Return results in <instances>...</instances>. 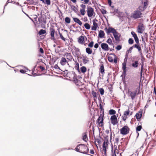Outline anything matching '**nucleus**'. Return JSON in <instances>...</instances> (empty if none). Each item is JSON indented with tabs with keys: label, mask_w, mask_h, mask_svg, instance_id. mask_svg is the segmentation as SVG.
Segmentation results:
<instances>
[{
	"label": "nucleus",
	"mask_w": 156,
	"mask_h": 156,
	"mask_svg": "<svg viewBox=\"0 0 156 156\" xmlns=\"http://www.w3.org/2000/svg\"><path fill=\"white\" fill-rule=\"evenodd\" d=\"M147 5L148 3L147 1L145 2H144L143 5L145 8H146Z\"/></svg>",
	"instance_id": "47"
},
{
	"label": "nucleus",
	"mask_w": 156,
	"mask_h": 156,
	"mask_svg": "<svg viewBox=\"0 0 156 156\" xmlns=\"http://www.w3.org/2000/svg\"><path fill=\"white\" fill-rule=\"evenodd\" d=\"M126 62H124L122 63V69L124 73H126Z\"/></svg>",
	"instance_id": "29"
},
{
	"label": "nucleus",
	"mask_w": 156,
	"mask_h": 156,
	"mask_svg": "<svg viewBox=\"0 0 156 156\" xmlns=\"http://www.w3.org/2000/svg\"><path fill=\"white\" fill-rule=\"evenodd\" d=\"M80 12L82 15L84 16L85 15V9H80Z\"/></svg>",
	"instance_id": "37"
},
{
	"label": "nucleus",
	"mask_w": 156,
	"mask_h": 156,
	"mask_svg": "<svg viewBox=\"0 0 156 156\" xmlns=\"http://www.w3.org/2000/svg\"><path fill=\"white\" fill-rule=\"evenodd\" d=\"M99 91L100 92V94L101 95H103L104 94V90L102 88H100L99 89Z\"/></svg>",
	"instance_id": "38"
},
{
	"label": "nucleus",
	"mask_w": 156,
	"mask_h": 156,
	"mask_svg": "<svg viewBox=\"0 0 156 156\" xmlns=\"http://www.w3.org/2000/svg\"><path fill=\"white\" fill-rule=\"evenodd\" d=\"M129 129L128 126H125L120 129V133L122 135H126L129 133Z\"/></svg>",
	"instance_id": "4"
},
{
	"label": "nucleus",
	"mask_w": 156,
	"mask_h": 156,
	"mask_svg": "<svg viewBox=\"0 0 156 156\" xmlns=\"http://www.w3.org/2000/svg\"><path fill=\"white\" fill-rule=\"evenodd\" d=\"M129 112L130 111L129 110H128L127 111H125L123 113V115L125 116H127L129 115Z\"/></svg>",
	"instance_id": "36"
},
{
	"label": "nucleus",
	"mask_w": 156,
	"mask_h": 156,
	"mask_svg": "<svg viewBox=\"0 0 156 156\" xmlns=\"http://www.w3.org/2000/svg\"><path fill=\"white\" fill-rule=\"evenodd\" d=\"M20 72L21 73H26V71L23 69H21L20 70Z\"/></svg>",
	"instance_id": "54"
},
{
	"label": "nucleus",
	"mask_w": 156,
	"mask_h": 156,
	"mask_svg": "<svg viewBox=\"0 0 156 156\" xmlns=\"http://www.w3.org/2000/svg\"><path fill=\"white\" fill-rule=\"evenodd\" d=\"M122 48V46L121 45H119L117 46L116 47V49L117 50H119L121 49Z\"/></svg>",
	"instance_id": "43"
},
{
	"label": "nucleus",
	"mask_w": 156,
	"mask_h": 156,
	"mask_svg": "<svg viewBox=\"0 0 156 156\" xmlns=\"http://www.w3.org/2000/svg\"><path fill=\"white\" fill-rule=\"evenodd\" d=\"M138 61H136L132 63V66L134 68H137L138 66Z\"/></svg>",
	"instance_id": "22"
},
{
	"label": "nucleus",
	"mask_w": 156,
	"mask_h": 156,
	"mask_svg": "<svg viewBox=\"0 0 156 156\" xmlns=\"http://www.w3.org/2000/svg\"><path fill=\"white\" fill-rule=\"evenodd\" d=\"M118 151L117 149L114 150V152H112V156H116V154H118Z\"/></svg>",
	"instance_id": "28"
},
{
	"label": "nucleus",
	"mask_w": 156,
	"mask_h": 156,
	"mask_svg": "<svg viewBox=\"0 0 156 156\" xmlns=\"http://www.w3.org/2000/svg\"><path fill=\"white\" fill-rule=\"evenodd\" d=\"M142 113L141 112H139L136 115V117L137 119H140L142 117Z\"/></svg>",
	"instance_id": "20"
},
{
	"label": "nucleus",
	"mask_w": 156,
	"mask_h": 156,
	"mask_svg": "<svg viewBox=\"0 0 156 156\" xmlns=\"http://www.w3.org/2000/svg\"><path fill=\"white\" fill-rule=\"evenodd\" d=\"M144 30V25L141 23L139 24L137 31L140 34H142Z\"/></svg>",
	"instance_id": "6"
},
{
	"label": "nucleus",
	"mask_w": 156,
	"mask_h": 156,
	"mask_svg": "<svg viewBox=\"0 0 156 156\" xmlns=\"http://www.w3.org/2000/svg\"><path fill=\"white\" fill-rule=\"evenodd\" d=\"M111 123L113 125H116L117 123V119L115 115H114L111 116Z\"/></svg>",
	"instance_id": "8"
},
{
	"label": "nucleus",
	"mask_w": 156,
	"mask_h": 156,
	"mask_svg": "<svg viewBox=\"0 0 156 156\" xmlns=\"http://www.w3.org/2000/svg\"><path fill=\"white\" fill-rule=\"evenodd\" d=\"M98 44L96 43L95 44V45H94V47L95 48H98Z\"/></svg>",
	"instance_id": "56"
},
{
	"label": "nucleus",
	"mask_w": 156,
	"mask_h": 156,
	"mask_svg": "<svg viewBox=\"0 0 156 156\" xmlns=\"http://www.w3.org/2000/svg\"><path fill=\"white\" fill-rule=\"evenodd\" d=\"M103 115L101 114L97 119V122L98 123L99 125H100V124H101V125H100V126H102V123L103 122Z\"/></svg>",
	"instance_id": "13"
},
{
	"label": "nucleus",
	"mask_w": 156,
	"mask_h": 156,
	"mask_svg": "<svg viewBox=\"0 0 156 156\" xmlns=\"http://www.w3.org/2000/svg\"><path fill=\"white\" fill-rule=\"evenodd\" d=\"M84 40L83 37L81 36L79 37L78 40V42L80 43H82Z\"/></svg>",
	"instance_id": "24"
},
{
	"label": "nucleus",
	"mask_w": 156,
	"mask_h": 156,
	"mask_svg": "<svg viewBox=\"0 0 156 156\" xmlns=\"http://www.w3.org/2000/svg\"><path fill=\"white\" fill-rule=\"evenodd\" d=\"M94 43L93 41H91L90 43H89L88 44V46L90 48L92 47L93 46Z\"/></svg>",
	"instance_id": "44"
},
{
	"label": "nucleus",
	"mask_w": 156,
	"mask_h": 156,
	"mask_svg": "<svg viewBox=\"0 0 156 156\" xmlns=\"http://www.w3.org/2000/svg\"><path fill=\"white\" fill-rule=\"evenodd\" d=\"M39 51L41 53H42V54L44 53V50L42 48H40V49H39Z\"/></svg>",
	"instance_id": "53"
},
{
	"label": "nucleus",
	"mask_w": 156,
	"mask_h": 156,
	"mask_svg": "<svg viewBox=\"0 0 156 156\" xmlns=\"http://www.w3.org/2000/svg\"><path fill=\"white\" fill-rule=\"evenodd\" d=\"M101 46L102 49L106 51H108L109 50L111 51L113 50L112 48H109L108 44L105 43H102Z\"/></svg>",
	"instance_id": "7"
},
{
	"label": "nucleus",
	"mask_w": 156,
	"mask_h": 156,
	"mask_svg": "<svg viewBox=\"0 0 156 156\" xmlns=\"http://www.w3.org/2000/svg\"><path fill=\"white\" fill-rule=\"evenodd\" d=\"M50 33L51 36V39L53 40H55L54 35L55 33V30L53 28H50Z\"/></svg>",
	"instance_id": "12"
},
{
	"label": "nucleus",
	"mask_w": 156,
	"mask_h": 156,
	"mask_svg": "<svg viewBox=\"0 0 156 156\" xmlns=\"http://www.w3.org/2000/svg\"><path fill=\"white\" fill-rule=\"evenodd\" d=\"M82 136L83 140L85 142H87V140L88 138L86 134L85 133H83V134Z\"/></svg>",
	"instance_id": "23"
},
{
	"label": "nucleus",
	"mask_w": 156,
	"mask_h": 156,
	"mask_svg": "<svg viewBox=\"0 0 156 156\" xmlns=\"http://www.w3.org/2000/svg\"><path fill=\"white\" fill-rule=\"evenodd\" d=\"M86 52L89 54H90L92 53V51L90 48H87L86 49Z\"/></svg>",
	"instance_id": "26"
},
{
	"label": "nucleus",
	"mask_w": 156,
	"mask_h": 156,
	"mask_svg": "<svg viewBox=\"0 0 156 156\" xmlns=\"http://www.w3.org/2000/svg\"><path fill=\"white\" fill-rule=\"evenodd\" d=\"M126 57L124 60V62H126V61H127V56H128V55H127V53H126Z\"/></svg>",
	"instance_id": "55"
},
{
	"label": "nucleus",
	"mask_w": 156,
	"mask_h": 156,
	"mask_svg": "<svg viewBox=\"0 0 156 156\" xmlns=\"http://www.w3.org/2000/svg\"><path fill=\"white\" fill-rule=\"evenodd\" d=\"M134 41L133 39L129 38L128 40V43L129 44H132L133 43Z\"/></svg>",
	"instance_id": "40"
},
{
	"label": "nucleus",
	"mask_w": 156,
	"mask_h": 156,
	"mask_svg": "<svg viewBox=\"0 0 156 156\" xmlns=\"http://www.w3.org/2000/svg\"><path fill=\"white\" fill-rule=\"evenodd\" d=\"M101 72L102 73H104V68L103 66H101L100 67Z\"/></svg>",
	"instance_id": "42"
},
{
	"label": "nucleus",
	"mask_w": 156,
	"mask_h": 156,
	"mask_svg": "<svg viewBox=\"0 0 156 156\" xmlns=\"http://www.w3.org/2000/svg\"><path fill=\"white\" fill-rule=\"evenodd\" d=\"M46 32V31L45 30L41 29L39 32L38 34L40 35H42L45 34Z\"/></svg>",
	"instance_id": "31"
},
{
	"label": "nucleus",
	"mask_w": 156,
	"mask_h": 156,
	"mask_svg": "<svg viewBox=\"0 0 156 156\" xmlns=\"http://www.w3.org/2000/svg\"><path fill=\"white\" fill-rule=\"evenodd\" d=\"M81 71L82 73H85L87 70L85 66H82L81 68Z\"/></svg>",
	"instance_id": "32"
},
{
	"label": "nucleus",
	"mask_w": 156,
	"mask_h": 156,
	"mask_svg": "<svg viewBox=\"0 0 156 156\" xmlns=\"http://www.w3.org/2000/svg\"><path fill=\"white\" fill-rule=\"evenodd\" d=\"M143 64L141 65V69L140 71V74L141 75L142 74V71H143Z\"/></svg>",
	"instance_id": "58"
},
{
	"label": "nucleus",
	"mask_w": 156,
	"mask_h": 156,
	"mask_svg": "<svg viewBox=\"0 0 156 156\" xmlns=\"http://www.w3.org/2000/svg\"><path fill=\"white\" fill-rule=\"evenodd\" d=\"M131 16L135 19H139L143 17L142 14L138 9H136L132 13Z\"/></svg>",
	"instance_id": "2"
},
{
	"label": "nucleus",
	"mask_w": 156,
	"mask_h": 156,
	"mask_svg": "<svg viewBox=\"0 0 156 156\" xmlns=\"http://www.w3.org/2000/svg\"><path fill=\"white\" fill-rule=\"evenodd\" d=\"M118 9H116L114 10V11L115 13H118Z\"/></svg>",
	"instance_id": "64"
},
{
	"label": "nucleus",
	"mask_w": 156,
	"mask_h": 156,
	"mask_svg": "<svg viewBox=\"0 0 156 156\" xmlns=\"http://www.w3.org/2000/svg\"><path fill=\"white\" fill-rule=\"evenodd\" d=\"M116 112L113 109L110 110L109 111V113L110 115H114L115 114Z\"/></svg>",
	"instance_id": "33"
},
{
	"label": "nucleus",
	"mask_w": 156,
	"mask_h": 156,
	"mask_svg": "<svg viewBox=\"0 0 156 156\" xmlns=\"http://www.w3.org/2000/svg\"><path fill=\"white\" fill-rule=\"evenodd\" d=\"M147 36H148V34L147 33H145L144 34V37L145 39L146 40H147Z\"/></svg>",
	"instance_id": "51"
},
{
	"label": "nucleus",
	"mask_w": 156,
	"mask_h": 156,
	"mask_svg": "<svg viewBox=\"0 0 156 156\" xmlns=\"http://www.w3.org/2000/svg\"><path fill=\"white\" fill-rule=\"evenodd\" d=\"M142 129V126H138L136 127V131H139Z\"/></svg>",
	"instance_id": "39"
},
{
	"label": "nucleus",
	"mask_w": 156,
	"mask_h": 156,
	"mask_svg": "<svg viewBox=\"0 0 156 156\" xmlns=\"http://www.w3.org/2000/svg\"><path fill=\"white\" fill-rule=\"evenodd\" d=\"M84 26L85 28L87 30L89 29L90 28V26L88 23H85Z\"/></svg>",
	"instance_id": "35"
},
{
	"label": "nucleus",
	"mask_w": 156,
	"mask_h": 156,
	"mask_svg": "<svg viewBox=\"0 0 156 156\" xmlns=\"http://www.w3.org/2000/svg\"><path fill=\"white\" fill-rule=\"evenodd\" d=\"M108 4L109 5H111V0H108Z\"/></svg>",
	"instance_id": "63"
},
{
	"label": "nucleus",
	"mask_w": 156,
	"mask_h": 156,
	"mask_svg": "<svg viewBox=\"0 0 156 156\" xmlns=\"http://www.w3.org/2000/svg\"><path fill=\"white\" fill-rule=\"evenodd\" d=\"M59 34L60 35L61 38L63 41H66V39L62 35L61 33L59 32Z\"/></svg>",
	"instance_id": "41"
},
{
	"label": "nucleus",
	"mask_w": 156,
	"mask_h": 156,
	"mask_svg": "<svg viewBox=\"0 0 156 156\" xmlns=\"http://www.w3.org/2000/svg\"><path fill=\"white\" fill-rule=\"evenodd\" d=\"M108 61L110 62H112L113 61L112 57L110 56H109L108 57Z\"/></svg>",
	"instance_id": "45"
},
{
	"label": "nucleus",
	"mask_w": 156,
	"mask_h": 156,
	"mask_svg": "<svg viewBox=\"0 0 156 156\" xmlns=\"http://www.w3.org/2000/svg\"><path fill=\"white\" fill-rule=\"evenodd\" d=\"M114 38L116 41H119L120 40V34L116 30L113 34Z\"/></svg>",
	"instance_id": "10"
},
{
	"label": "nucleus",
	"mask_w": 156,
	"mask_h": 156,
	"mask_svg": "<svg viewBox=\"0 0 156 156\" xmlns=\"http://www.w3.org/2000/svg\"><path fill=\"white\" fill-rule=\"evenodd\" d=\"M88 61L87 58H84L83 59V62L84 64L87 63Z\"/></svg>",
	"instance_id": "46"
},
{
	"label": "nucleus",
	"mask_w": 156,
	"mask_h": 156,
	"mask_svg": "<svg viewBox=\"0 0 156 156\" xmlns=\"http://www.w3.org/2000/svg\"><path fill=\"white\" fill-rule=\"evenodd\" d=\"M102 13L103 14H105L106 13V11L104 9H103L102 11Z\"/></svg>",
	"instance_id": "57"
},
{
	"label": "nucleus",
	"mask_w": 156,
	"mask_h": 156,
	"mask_svg": "<svg viewBox=\"0 0 156 156\" xmlns=\"http://www.w3.org/2000/svg\"><path fill=\"white\" fill-rule=\"evenodd\" d=\"M133 46L132 47H130L129 48V49L127 50V51H128V53H129L130 51H131L133 49Z\"/></svg>",
	"instance_id": "52"
},
{
	"label": "nucleus",
	"mask_w": 156,
	"mask_h": 156,
	"mask_svg": "<svg viewBox=\"0 0 156 156\" xmlns=\"http://www.w3.org/2000/svg\"><path fill=\"white\" fill-rule=\"evenodd\" d=\"M75 150L78 152L87 154L88 151V148L84 144H81L76 146L75 148Z\"/></svg>",
	"instance_id": "1"
},
{
	"label": "nucleus",
	"mask_w": 156,
	"mask_h": 156,
	"mask_svg": "<svg viewBox=\"0 0 156 156\" xmlns=\"http://www.w3.org/2000/svg\"><path fill=\"white\" fill-rule=\"evenodd\" d=\"M67 62L65 58L62 57L61 58L60 63L62 65L64 66L65 65Z\"/></svg>",
	"instance_id": "16"
},
{
	"label": "nucleus",
	"mask_w": 156,
	"mask_h": 156,
	"mask_svg": "<svg viewBox=\"0 0 156 156\" xmlns=\"http://www.w3.org/2000/svg\"><path fill=\"white\" fill-rule=\"evenodd\" d=\"M106 42L109 45H112L114 47V44L112 43V39L110 38H109L106 41Z\"/></svg>",
	"instance_id": "25"
},
{
	"label": "nucleus",
	"mask_w": 156,
	"mask_h": 156,
	"mask_svg": "<svg viewBox=\"0 0 156 156\" xmlns=\"http://www.w3.org/2000/svg\"><path fill=\"white\" fill-rule=\"evenodd\" d=\"M73 21L77 23L80 26H81L82 25V22L78 18H73Z\"/></svg>",
	"instance_id": "19"
},
{
	"label": "nucleus",
	"mask_w": 156,
	"mask_h": 156,
	"mask_svg": "<svg viewBox=\"0 0 156 156\" xmlns=\"http://www.w3.org/2000/svg\"><path fill=\"white\" fill-rule=\"evenodd\" d=\"M146 8L144 7L143 5L140 6V7L136 9H138L139 11H144Z\"/></svg>",
	"instance_id": "27"
},
{
	"label": "nucleus",
	"mask_w": 156,
	"mask_h": 156,
	"mask_svg": "<svg viewBox=\"0 0 156 156\" xmlns=\"http://www.w3.org/2000/svg\"><path fill=\"white\" fill-rule=\"evenodd\" d=\"M138 44H134L133 46V47L135 48L138 49V51H139L140 53L141 54L142 53L141 51V48L140 46H139L138 45Z\"/></svg>",
	"instance_id": "21"
},
{
	"label": "nucleus",
	"mask_w": 156,
	"mask_h": 156,
	"mask_svg": "<svg viewBox=\"0 0 156 156\" xmlns=\"http://www.w3.org/2000/svg\"><path fill=\"white\" fill-rule=\"evenodd\" d=\"M89 0H84V3L85 4H87L89 2Z\"/></svg>",
	"instance_id": "59"
},
{
	"label": "nucleus",
	"mask_w": 156,
	"mask_h": 156,
	"mask_svg": "<svg viewBox=\"0 0 156 156\" xmlns=\"http://www.w3.org/2000/svg\"><path fill=\"white\" fill-rule=\"evenodd\" d=\"M90 153L92 154H94V151L92 150H91L90 151Z\"/></svg>",
	"instance_id": "61"
},
{
	"label": "nucleus",
	"mask_w": 156,
	"mask_h": 156,
	"mask_svg": "<svg viewBox=\"0 0 156 156\" xmlns=\"http://www.w3.org/2000/svg\"><path fill=\"white\" fill-rule=\"evenodd\" d=\"M108 140L106 138L104 140V141L103 144L102 148L103 151H104V154H106V149L108 148Z\"/></svg>",
	"instance_id": "3"
},
{
	"label": "nucleus",
	"mask_w": 156,
	"mask_h": 156,
	"mask_svg": "<svg viewBox=\"0 0 156 156\" xmlns=\"http://www.w3.org/2000/svg\"><path fill=\"white\" fill-rule=\"evenodd\" d=\"M131 34L133 37L136 43L137 44H138L139 42V39L136 34L135 33L134 31H132L131 32Z\"/></svg>",
	"instance_id": "14"
},
{
	"label": "nucleus",
	"mask_w": 156,
	"mask_h": 156,
	"mask_svg": "<svg viewBox=\"0 0 156 156\" xmlns=\"http://www.w3.org/2000/svg\"><path fill=\"white\" fill-rule=\"evenodd\" d=\"M105 35L104 32L102 30H100L99 32L98 37L101 38H104Z\"/></svg>",
	"instance_id": "17"
},
{
	"label": "nucleus",
	"mask_w": 156,
	"mask_h": 156,
	"mask_svg": "<svg viewBox=\"0 0 156 156\" xmlns=\"http://www.w3.org/2000/svg\"><path fill=\"white\" fill-rule=\"evenodd\" d=\"M91 94L94 98L95 99H97V93L94 92V90L92 91Z\"/></svg>",
	"instance_id": "30"
},
{
	"label": "nucleus",
	"mask_w": 156,
	"mask_h": 156,
	"mask_svg": "<svg viewBox=\"0 0 156 156\" xmlns=\"http://www.w3.org/2000/svg\"><path fill=\"white\" fill-rule=\"evenodd\" d=\"M136 91L132 92L129 91H128V94L131 97L132 100H133L136 94Z\"/></svg>",
	"instance_id": "15"
},
{
	"label": "nucleus",
	"mask_w": 156,
	"mask_h": 156,
	"mask_svg": "<svg viewBox=\"0 0 156 156\" xmlns=\"http://www.w3.org/2000/svg\"><path fill=\"white\" fill-rule=\"evenodd\" d=\"M105 30L107 34H108L110 33L113 34L116 30L112 27H109L108 28L106 27L105 29Z\"/></svg>",
	"instance_id": "9"
},
{
	"label": "nucleus",
	"mask_w": 156,
	"mask_h": 156,
	"mask_svg": "<svg viewBox=\"0 0 156 156\" xmlns=\"http://www.w3.org/2000/svg\"><path fill=\"white\" fill-rule=\"evenodd\" d=\"M96 142L98 143V144H99L101 143V141L99 139H96Z\"/></svg>",
	"instance_id": "60"
},
{
	"label": "nucleus",
	"mask_w": 156,
	"mask_h": 156,
	"mask_svg": "<svg viewBox=\"0 0 156 156\" xmlns=\"http://www.w3.org/2000/svg\"><path fill=\"white\" fill-rule=\"evenodd\" d=\"M40 68L42 70H43L44 69V67L43 66H40Z\"/></svg>",
	"instance_id": "62"
},
{
	"label": "nucleus",
	"mask_w": 156,
	"mask_h": 156,
	"mask_svg": "<svg viewBox=\"0 0 156 156\" xmlns=\"http://www.w3.org/2000/svg\"><path fill=\"white\" fill-rule=\"evenodd\" d=\"M98 20L96 19H94L93 20V26H92L91 27V30H96L97 29L98 27V24L96 22Z\"/></svg>",
	"instance_id": "11"
},
{
	"label": "nucleus",
	"mask_w": 156,
	"mask_h": 156,
	"mask_svg": "<svg viewBox=\"0 0 156 156\" xmlns=\"http://www.w3.org/2000/svg\"><path fill=\"white\" fill-rule=\"evenodd\" d=\"M87 16L89 17H91L94 13L93 9L90 6H88L87 11Z\"/></svg>",
	"instance_id": "5"
},
{
	"label": "nucleus",
	"mask_w": 156,
	"mask_h": 156,
	"mask_svg": "<svg viewBox=\"0 0 156 156\" xmlns=\"http://www.w3.org/2000/svg\"><path fill=\"white\" fill-rule=\"evenodd\" d=\"M80 7L82 8L81 9H85L86 6L85 5H83V4H82L80 5Z\"/></svg>",
	"instance_id": "49"
},
{
	"label": "nucleus",
	"mask_w": 156,
	"mask_h": 156,
	"mask_svg": "<svg viewBox=\"0 0 156 156\" xmlns=\"http://www.w3.org/2000/svg\"><path fill=\"white\" fill-rule=\"evenodd\" d=\"M114 56H115V58H114V62L115 63H116L117 62V57L115 56V55H114Z\"/></svg>",
	"instance_id": "48"
},
{
	"label": "nucleus",
	"mask_w": 156,
	"mask_h": 156,
	"mask_svg": "<svg viewBox=\"0 0 156 156\" xmlns=\"http://www.w3.org/2000/svg\"><path fill=\"white\" fill-rule=\"evenodd\" d=\"M122 117V120L124 121H125V120H126V119L128 118L127 116H125L124 115Z\"/></svg>",
	"instance_id": "50"
},
{
	"label": "nucleus",
	"mask_w": 156,
	"mask_h": 156,
	"mask_svg": "<svg viewBox=\"0 0 156 156\" xmlns=\"http://www.w3.org/2000/svg\"><path fill=\"white\" fill-rule=\"evenodd\" d=\"M74 82L77 86H80L82 85V83L77 79H74Z\"/></svg>",
	"instance_id": "18"
},
{
	"label": "nucleus",
	"mask_w": 156,
	"mask_h": 156,
	"mask_svg": "<svg viewBox=\"0 0 156 156\" xmlns=\"http://www.w3.org/2000/svg\"><path fill=\"white\" fill-rule=\"evenodd\" d=\"M65 20V22L67 23H69L70 22V19L68 17H66Z\"/></svg>",
	"instance_id": "34"
}]
</instances>
